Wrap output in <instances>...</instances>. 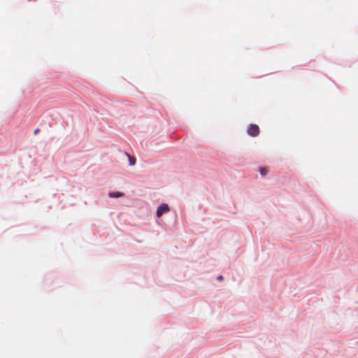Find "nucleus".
<instances>
[{
    "label": "nucleus",
    "instance_id": "f257e3e1",
    "mask_svg": "<svg viewBox=\"0 0 358 358\" xmlns=\"http://www.w3.org/2000/svg\"><path fill=\"white\" fill-rule=\"evenodd\" d=\"M247 133L252 137H256L259 134V127L255 124H251L248 127Z\"/></svg>",
    "mask_w": 358,
    "mask_h": 358
},
{
    "label": "nucleus",
    "instance_id": "f03ea898",
    "mask_svg": "<svg viewBox=\"0 0 358 358\" xmlns=\"http://www.w3.org/2000/svg\"><path fill=\"white\" fill-rule=\"evenodd\" d=\"M169 212V208L167 204H161L159 206L158 209L156 211V215L158 217H162L164 214Z\"/></svg>",
    "mask_w": 358,
    "mask_h": 358
},
{
    "label": "nucleus",
    "instance_id": "7ed1b4c3",
    "mask_svg": "<svg viewBox=\"0 0 358 358\" xmlns=\"http://www.w3.org/2000/svg\"><path fill=\"white\" fill-rule=\"evenodd\" d=\"M123 196H124V194L120 192L108 193V196L113 197V198L122 197Z\"/></svg>",
    "mask_w": 358,
    "mask_h": 358
},
{
    "label": "nucleus",
    "instance_id": "20e7f679",
    "mask_svg": "<svg viewBox=\"0 0 358 358\" xmlns=\"http://www.w3.org/2000/svg\"><path fill=\"white\" fill-rule=\"evenodd\" d=\"M259 171L262 176H265L267 174V169L265 168H260Z\"/></svg>",
    "mask_w": 358,
    "mask_h": 358
},
{
    "label": "nucleus",
    "instance_id": "39448f33",
    "mask_svg": "<svg viewBox=\"0 0 358 358\" xmlns=\"http://www.w3.org/2000/svg\"><path fill=\"white\" fill-rule=\"evenodd\" d=\"M129 163H130L131 166H134L136 163V159L134 157L129 156Z\"/></svg>",
    "mask_w": 358,
    "mask_h": 358
},
{
    "label": "nucleus",
    "instance_id": "423d86ee",
    "mask_svg": "<svg viewBox=\"0 0 358 358\" xmlns=\"http://www.w3.org/2000/svg\"><path fill=\"white\" fill-rule=\"evenodd\" d=\"M39 131H40V129H36L34 130V135H36Z\"/></svg>",
    "mask_w": 358,
    "mask_h": 358
},
{
    "label": "nucleus",
    "instance_id": "0eeeda50",
    "mask_svg": "<svg viewBox=\"0 0 358 358\" xmlns=\"http://www.w3.org/2000/svg\"><path fill=\"white\" fill-rule=\"evenodd\" d=\"M222 279H223V278L222 275H219V277L217 278V280H218V281H221V280H222Z\"/></svg>",
    "mask_w": 358,
    "mask_h": 358
}]
</instances>
